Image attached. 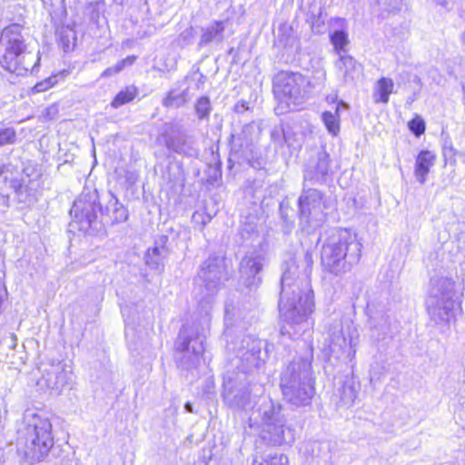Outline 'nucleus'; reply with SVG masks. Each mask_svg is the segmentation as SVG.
Masks as SVG:
<instances>
[{"instance_id": "9", "label": "nucleus", "mask_w": 465, "mask_h": 465, "mask_svg": "<svg viewBox=\"0 0 465 465\" xmlns=\"http://www.w3.org/2000/svg\"><path fill=\"white\" fill-rule=\"evenodd\" d=\"M309 84L302 74L282 71L274 77L273 93L281 104L294 109L303 102Z\"/></svg>"}, {"instance_id": "20", "label": "nucleus", "mask_w": 465, "mask_h": 465, "mask_svg": "<svg viewBox=\"0 0 465 465\" xmlns=\"http://www.w3.org/2000/svg\"><path fill=\"white\" fill-rule=\"evenodd\" d=\"M436 154L429 150H422L416 157L414 176L420 183H425L430 168L434 165Z\"/></svg>"}, {"instance_id": "23", "label": "nucleus", "mask_w": 465, "mask_h": 465, "mask_svg": "<svg viewBox=\"0 0 465 465\" xmlns=\"http://www.w3.org/2000/svg\"><path fill=\"white\" fill-rule=\"evenodd\" d=\"M278 43L284 48H298L299 40L292 25L289 24H282L278 29Z\"/></svg>"}, {"instance_id": "19", "label": "nucleus", "mask_w": 465, "mask_h": 465, "mask_svg": "<svg viewBox=\"0 0 465 465\" xmlns=\"http://www.w3.org/2000/svg\"><path fill=\"white\" fill-rule=\"evenodd\" d=\"M168 150L179 154L194 155L197 151L193 147L192 139L184 134H170L164 138Z\"/></svg>"}, {"instance_id": "18", "label": "nucleus", "mask_w": 465, "mask_h": 465, "mask_svg": "<svg viewBox=\"0 0 465 465\" xmlns=\"http://www.w3.org/2000/svg\"><path fill=\"white\" fill-rule=\"evenodd\" d=\"M226 24V21L215 20L210 25L203 27L201 30V37L198 42V48L202 49L211 44H222L224 40Z\"/></svg>"}, {"instance_id": "32", "label": "nucleus", "mask_w": 465, "mask_h": 465, "mask_svg": "<svg viewBox=\"0 0 465 465\" xmlns=\"http://www.w3.org/2000/svg\"><path fill=\"white\" fill-rule=\"evenodd\" d=\"M194 110L200 120H208L212 112V104L209 97L202 96L197 99Z\"/></svg>"}, {"instance_id": "52", "label": "nucleus", "mask_w": 465, "mask_h": 465, "mask_svg": "<svg viewBox=\"0 0 465 465\" xmlns=\"http://www.w3.org/2000/svg\"><path fill=\"white\" fill-rule=\"evenodd\" d=\"M229 54H233V48H231V49L229 50Z\"/></svg>"}, {"instance_id": "36", "label": "nucleus", "mask_w": 465, "mask_h": 465, "mask_svg": "<svg viewBox=\"0 0 465 465\" xmlns=\"http://www.w3.org/2000/svg\"><path fill=\"white\" fill-rule=\"evenodd\" d=\"M114 206V213H113V222L114 223H123L125 222L128 218V212L125 207L119 203L118 200L113 197L111 201Z\"/></svg>"}, {"instance_id": "1", "label": "nucleus", "mask_w": 465, "mask_h": 465, "mask_svg": "<svg viewBox=\"0 0 465 465\" xmlns=\"http://www.w3.org/2000/svg\"><path fill=\"white\" fill-rule=\"evenodd\" d=\"M313 292L307 276H298V267L292 262L281 280L279 309L282 320L289 325L282 334L299 335L310 325L308 316L313 311Z\"/></svg>"}, {"instance_id": "15", "label": "nucleus", "mask_w": 465, "mask_h": 465, "mask_svg": "<svg viewBox=\"0 0 465 465\" xmlns=\"http://www.w3.org/2000/svg\"><path fill=\"white\" fill-rule=\"evenodd\" d=\"M262 257L256 253L245 255L239 267L240 282L246 287L258 286L262 278L260 272L262 269Z\"/></svg>"}, {"instance_id": "44", "label": "nucleus", "mask_w": 465, "mask_h": 465, "mask_svg": "<svg viewBox=\"0 0 465 465\" xmlns=\"http://www.w3.org/2000/svg\"><path fill=\"white\" fill-rule=\"evenodd\" d=\"M286 132V130L282 128H274L271 132V137L272 140L275 144L282 145L283 143V133Z\"/></svg>"}, {"instance_id": "8", "label": "nucleus", "mask_w": 465, "mask_h": 465, "mask_svg": "<svg viewBox=\"0 0 465 465\" xmlns=\"http://www.w3.org/2000/svg\"><path fill=\"white\" fill-rule=\"evenodd\" d=\"M51 429L52 425L46 420L25 429L18 440V451L28 462L40 461L48 454L54 445Z\"/></svg>"}, {"instance_id": "42", "label": "nucleus", "mask_w": 465, "mask_h": 465, "mask_svg": "<svg viewBox=\"0 0 465 465\" xmlns=\"http://www.w3.org/2000/svg\"><path fill=\"white\" fill-rule=\"evenodd\" d=\"M56 83H57L56 75H52V76L48 77L47 79H45V80H44L42 82L37 83L34 86L33 90L35 93H42V92L46 91L50 87L54 86Z\"/></svg>"}, {"instance_id": "39", "label": "nucleus", "mask_w": 465, "mask_h": 465, "mask_svg": "<svg viewBox=\"0 0 465 465\" xmlns=\"http://www.w3.org/2000/svg\"><path fill=\"white\" fill-rule=\"evenodd\" d=\"M252 127L244 126L241 134H232V141L235 145H239L241 147H248L251 140L247 138V134L250 133Z\"/></svg>"}, {"instance_id": "48", "label": "nucleus", "mask_w": 465, "mask_h": 465, "mask_svg": "<svg viewBox=\"0 0 465 465\" xmlns=\"http://www.w3.org/2000/svg\"><path fill=\"white\" fill-rule=\"evenodd\" d=\"M305 260H306L308 264H312V254L307 252L305 254Z\"/></svg>"}, {"instance_id": "27", "label": "nucleus", "mask_w": 465, "mask_h": 465, "mask_svg": "<svg viewBox=\"0 0 465 465\" xmlns=\"http://www.w3.org/2000/svg\"><path fill=\"white\" fill-rule=\"evenodd\" d=\"M205 82L206 77L197 70L189 74L183 84L186 85L184 90L188 92V95L192 98L197 91L203 89Z\"/></svg>"}, {"instance_id": "14", "label": "nucleus", "mask_w": 465, "mask_h": 465, "mask_svg": "<svg viewBox=\"0 0 465 465\" xmlns=\"http://www.w3.org/2000/svg\"><path fill=\"white\" fill-rule=\"evenodd\" d=\"M331 343L335 351L337 347L341 351L351 350L352 356L355 354L358 334L352 323L349 321H335L329 328ZM351 354V351L349 352Z\"/></svg>"}, {"instance_id": "53", "label": "nucleus", "mask_w": 465, "mask_h": 465, "mask_svg": "<svg viewBox=\"0 0 465 465\" xmlns=\"http://www.w3.org/2000/svg\"><path fill=\"white\" fill-rule=\"evenodd\" d=\"M182 85H184V84H183V82L181 83V85H179L178 90H181L180 88H182Z\"/></svg>"}, {"instance_id": "49", "label": "nucleus", "mask_w": 465, "mask_h": 465, "mask_svg": "<svg viewBox=\"0 0 465 465\" xmlns=\"http://www.w3.org/2000/svg\"><path fill=\"white\" fill-rule=\"evenodd\" d=\"M439 5L446 6L449 3L448 0H435Z\"/></svg>"}, {"instance_id": "22", "label": "nucleus", "mask_w": 465, "mask_h": 465, "mask_svg": "<svg viewBox=\"0 0 465 465\" xmlns=\"http://www.w3.org/2000/svg\"><path fill=\"white\" fill-rule=\"evenodd\" d=\"M347 105L342 102H339L335 105L334 112L326 111L322 114V118L328 132L332 135H337L340 132V111L345 109Z\"/></svg>"}, {"instance_id": "5", "label": "nucleus", "mask_w": 465, "mask_h": 465, "mask_svg": "<svg viewBox=\"0 0 465 465\" xmlns=\"http://www.w3.org/2000/svg\"><path fill=\"white\" fill-rule=\"evenodd\" d=\"M312 353L293 361L282 372L280 386L284 399L300 407L309 405L315 393Z\"/></svg>"}, {"instance_id": "33", "label": "nucleus", "mask_w": 465, "mask_h": 465, "mask_svg": "<svg viewBox=\"0 0 465 465\" xmlns=\"http://www.w3.org/2000/svg\"><path fill=\"white\" fill-rule=\"evenodd\" d=\"M136 57L134 55H129L126 58L120 60L115 65L106 68L102 73L101 77L106 78L119 74L126 66L132 65Z\"/></svg>"}, {"instance_id": "30", "label": "nucleus", "mask_w": 465, "mask_h": 465, "mask_svg": "<svg viewBox=\"0 0 465 465\" xmlns=\"http://www.w3.org/2000/svg\"><path fill=\"white\" fill-rule=\"evenodd\" d=\"M137 95V88L134 85L126 86L124 90L120 91L114 99L112 101L111 105L114 108H118L131 101Z\"/></svg>"}, {"instance_id": "4", "label": "nucleus", "mask_w": 465, "mask_h": 465, "mask_svg": "<svg viewBox=\"0 0 465 465\" xmlns=\"http://www.w3.org/2000/svg\"><path fill=\"white\" fill-rule=\"evenodd\" d=\"M40 62L39 52L28 49L17 24L5 27L0 36V65L6 71L22 75L34 69Z\"/></svg>"}, {"instance_id": "43", "label": "nucleus", "mask_w": 465, "mask_h": 465, "mask_svg": "<svg viewBox=\"0 0 465 465\" xmlns=\"http://www.w3.org/2000/svg\"><path fill=\"white\" fill-rule=\"evenodd\" d=\"M65 368L63 370V375L60 372V381H63V384L65 386H71L74 382V374L72 371V366L70 364H65Z\"/></svg>"}, {"instance_id": "31", "label": "nucleus", "mask_w": 465, "mask_h": 465, "mask_svg": "<svg viewBox=\"0 0 465 465\" xmlns=\"http://www.w3.org/2000/svg\"><path fill=\"white\" fill-rule=\"evenodd\" d=\"M304 134L302 132H295L292 129H287L283 133V143L292 151L302 147Z\"/></svg>"}, {"instance_id": "17", "label": "nucleus", "mask_w": 465, "mask_h": 465, "mask_svg": "<svg viewBox=\"0 0 465 465\" xmlns=\"http://www.w3.org/2000/svg\"><path fill=\"white\" fill-rule=\"evenodd\" d=\"M263 389L261 385H254L253 388L243 387L237 391L225 392V399L235 408L245 409L250 406L258 394H262Z\"/></svg>"}, {"instance_id": "7", "label": "nucleus", "mask_w": 465, "mask_h": 465, "mask_svg": "<svg viewBox=\"0 0 465 465\" xmlns=\"http://www.w3.org/2000/svg\"><path fill=\"white\" fill-rule=\"evenodd\" d=\"M282 405L270 398H264L259 407L261 417V437L272 444L282 445L293 442L294 430L285 425Z\"/></svg>"}, {"instance_id": "16", "label": "nucleus", "mask_w": 465, "mask_h": 465, "mask_svg": "<svg viewBox=\"0 0 465 465\" xmlns=\"http://www.w3.org/2000/svg\"><path fill=\"white\" fill-rule=\"evenodd\" d=\"M242 342L244 348L240 349L239 357L241 358L242 371H251L253 369L260 368L263 361L261 358V341L246 337Z\"/></svg>"}, {"instance_id": "40", "label": "nucleus", "mask_w": 465, "mask_h": 465, "mask_svg": "<svg viewBox=\"0 0 465 465\" xmlns=\"http://www.w3.org/2000/svg\"><path fill=\"white\" fill-rule=\"evenodd\" d=\"M381 10L393 12L399 10L401 6V0H376Z\"/></svg>"}, {"instance_id": "45", "label": "nucleus", "mask_w": 465, "mask_h": 465, "mask_svg": "<svg viewBox=\"0 0 465 465\" xmlns=\"http://www.w3.org/2000/svg\"><path fill=\"white\" fill-rule=\"evenodd\" d=\"M266 465H285L288 462L287 456L281 454L272 456L269 460H266Z\"/></svg>"}, {"instance_id": "25", "label": "nucleus", "mask_w": 465, "mask_h": 465, "mask_svg": "<svg viewBox=\"0 0 465 465\" xmlns=\"http://www.w3.org/2000/svg\"><path fill=\"white\" fill-rule=\"evenodd\" d=\"M394 84L391 78L381 77L376 84L373 99L375 103L387 104L393 92Z\"/></svg>"}, {"instance_id": "21", "label": "nucleus", "mask_w": 465, "mask_h": 465, "mask_svg": "<svg viewBox=\"0 0 465 465\" xmlns=\"http://www.w3.org/2000/svg\"><path fill=\"white\" fill-rule=\"evenodd\" d=\"M336 67L345 82L352 81L361 73V66L351 56L341 54L336 62Z\"/></svg>"}, {"instance_id": "24", "label": "nucleus", "mask_w": 465, "mask_h": 465, "mask_svg": "<svg viewBox=\"0 0 465 465\" xmlns=\"http://www.w3.org/2000/svg\"><path fill=\"white\" fill-rule=\"evenodd\" d=\"M190 99V95H188V92H186L184 88L183 90L173 88L163 99L162 104L166 108H179L183 106Z\"/></svg>"}, {"instance_id": "26", "label": "nucleus", "mask_w": 465, "mask_h": 465, "mask_svg": "<svg viewBox=\"0 0 465 465\" xmlns=\"http://www.w3.org/2000/svg\"><path fill=\"white\" fill-rule=\"evenodd\" d=\"M358 394V390L354 381H346L341 387L338 389V396L340 398L339 405L351 407L353 405Z\"/></svg>"}, {"instance_id": "28", "label": "nucleus", "mask_w": 465, "mask_h": 465, "mask_svg": "<svg viewBox=\"0 0 465 465\" xmlns=\"http://www.w3.org/2000/svg\"><path fill=\"white\" fill-rule=\"evenodd\" d=\"M165 254L166 250L164 246L150 248L145 255V262L150 268L162 271Z\"/></svg>"}, {"instance_id": "34", "label": "nucleus", "mask_w": 465, "mask_h": 465, "mask_svg": "<svg viewBox=\"0 0 465 465\" xmlns=\"http://www.w3.org/2000/svg\"><path fill=\"white\" fill-rule=\"evenodd\" d=\"M331 42L334 47L335 52L341 55V52L344 51L345 46L348 45V35L341 30L334 31L331 35Z\"/></svg>"}, {"instance_id": "6", "label": "nucleus", "mask_w": 465, "mask_h": 465, "mask_svg": "<svg viewBox=\"0 0 465 465\" xmlns=\"http://www.w3.org/2000/svg\"><path fill=\"white\" fill-rule=\"evenodd\" d=\"M455 282L447 277L430 281V289L426 300V308L435 323L450 322L460 308L454 297Z\"/></svg>"}, {"instance_id": "41", "label": "nucleus", "mask_w": 465, "mask_h": 465, "mask_svg": "<svg viewBox=\"0 0 465 465\" xmlns=\"http://www.w3.org/2000/svg\"><path fill=\"white\" fill-rule=\"evenodd\" d=\"M409 128L416 136H420L425 132V123L417 116L409 123Z\"/></svg>"}, {"instance_id": "50", "label": "nucleus", "mask_w": 465, "mask_h": 465, "mask_svg": "<svg viewBox=\"0 0 465 465\" xmlns=\"http://www.w3.org/2000/svg\"><path fill=\"white\" fill-rule=\"evenodd\" d=\"M320 74H321V75H320V77H319V78H320V79H322V81H324V80H325V78H326V74H325V72H324V71H322V72H320Z\"/></svg>"}, {"instance_id": "2", "label": "nucleus", "mask_w": 465, "mask_h": 465, "mask_svg": "<svg viewBox=\"0 0 465 465\" xmlns=\"http://www.w3.org/2000/svg\"><path fill=\"white\" fill-rule=\"evenodd\" d=\"M361 256V244L356 233L347 229L331 232L322 244L321 260L324 270L342 275L356 265Z\"/></svg>"}, {"instance_id": "46", "label": "nucleus", "mask_w": 465, "mask_h": 465, "mask_svg": "<svg viewBox=\"0 0 465 465\" xmlns=\"http://www.w3.org/2000/svg\"><path fill=\"white\" fill-rule=\"evenodd\" d=\"M57 108L55 107V105H52L46 109V114L50 118H52V116L55 114Z\"/></svg>"}, {"instance_id": "51", "label": "nucleus", "mask_w": 465, "mask_h": 465, "mask_svg": "<svg viewBox=\"0 0 465 465\" xmlns=\"http://www.w3.org/2000/svg\"><path fill=\"white\" fill-rule=\"evenodd\" d=\"M204 322H205V323H208V322H209V317H208V315H206V317H205V319H204Z\"/></svg>"}, {"instance_id": "38", "label": "nucleus", "mask_w": 465, "mask_h": 465, "mask_svg": "<svg viewBox=\"0 0 465 465\" xmlns=\"http://www.w3.org/2000/svg\"><path fill=\"white\" fill-rule=\"evenodd\" d=\"M16 139L15 131L11 128H2L0 129V147L6 144H13Z\"/></svg>"}, {"instance_id": "29", "label": "nucleus", "mask_w": 465, "mask_h": 465, "mask_svg": "<svg viewBox=\"0 0 465 465\" xmlns=\"http://www.w3.org/2000/svg\"><path fill=\"white\" fill-rule=\"evenodd\" d=\"M330 160L329 155L326 152H320L317 154L316 163H313L311 168L313 173L312 178L320 180L325 177L329 172Z\"/></svg>"}, {"instance_id": "35", "label": "nucleus", "mask_w": 465, "mask_h": 465, "mask_svg": "<svg viewBox=\"0 0 465 465\" xmlns=\"http://www.w3.org/2000/svg\"><path fill=\"white\" fill-rule=\"evenodd\" d=\"M75 32L72 28L66 27L60 32V44H62L64 52L73 50L75 46Z\"/></svg>"}, {"instance_id": "37", "label": "nucleus", "mask_w": 465, "mask_h": 465, "mask_svg": "<svg viewBox=\"0 0 465 465\" xmlns=\"http://www.w3.org/2000/svg\"><path fill=\"white\" fill-rule=\"evenodd\" d=\"M195 37V32L193 26L184 29L177 37V44L181 47H185L193 44Z\"/></svg>"}, {"instance_id": "47", "label": "nucleus", "mask_w": 465, "mask_h": 465, "mask_svg": "<svg viewBox=\"0 0 465 465\" xmlns=\"http://www.w3.org/2000/svg\"><path fill=\"white\" fill-rule=\"evenodd\" d=\"M184 409L186 410L187 412H193V407L192 405V403L190 402H186L185 405H184Z\"/></svg>"}, {"instance_id": "12", "label": "nucleus", "mask_w": 465, "mask_h": 465, "mask_svg": "<svg viewBox=\"0 0 465 465\" xmlns=\"http://www.w3.org/2000/svg\"><path fill=\"white\" fill-rule=\"evenodd\" d=\"M322 193L316 189L303 190L299 198L300 222L302 228L319 227L324 220Z\"/></svg>"}, {"instance_id": "11", "label": "nucleus", "mask_w": 465, "mask_h": 465, "mask_svg": "<svg viewBox=\"0 0 465 465\" xmlns=\"http://www.w3.org/2000/svg\"><path fill=\"white\" fill-rule=\"evenodd\" d=\"M176 351L183 353L181 363L186 368L195 367L204 351L203 340L195 325H183L175 341Z\"/></svg>"}, {"instance_id": "10", "label": "nucleus", "mask_w": 465, "mask_h": 465, "mask_svg": "<svg viewBox=\"0 0 465 465\" xmlns=\"http://www.w3.org/2000/svg\"><path fill=\"white\" fill-rule=\"evenodd\" d=\"M100 210L98 194L96 191H84L74 202L70 209L72 221L71 230H78L84 232L97 224V212Z\"/></svg>"}, {"instance_id": "13", "label": "nucleus", "mask_w": 465, "mask_h": 465, "mask_svg": "<svg viewBox=\"0 0 465 465\" xmlns=\"http://www.w3.org/2000/svg\"><path fill=\"white\" fill-rule=\"evenodd\" d=\"M223 260L220 257H210L201 266L197 277L198 292L201 302L213 296L223 275ZM208 303L209 301H206Z\"/></svg>"}, {"instance_id": "3", "label": "nucleus", "mask_w": 465, "mask_h": 465, "mask_svg": "<svg viewBox=\"0 0 465 465\" xmlns=\"http://www.w3.org/2000/svg\"><path fill=\"white\" fill-rule=\"evenodd\" d=\"M42 185V170L35 162H25L22 173L12 163L0 168V193L8 195L11 191L23 206H31L37 202Z\"/></svg>"}]
</instances>
